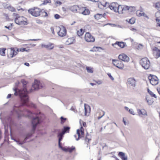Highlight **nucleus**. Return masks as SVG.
<instances>
[{
	"instance_id": "obj_1",
	"label": "nucleus",
	"mask_w": 160,
	"mask_h": 160,
	"mask_svg": "<svg viewBox=\"0 0 160 160\" xmlns=\"http://www.w3.org/2000/svg\"><path fill=\"white\" fill-rule=\"evenodd\" d=\"M23 84H24V88L22 90L18 89L17 88H13L15 91L14 95L16 96L19 95L22 102L24 105L28 106H30L34 108H36V105L32 102H29V98L27 95L28 92L25 85L26 82L25 81H22Z\"/></svg>"
},
{
	"instance_id": "obj_2",
	"label": "nucleus",
	"mask_w": 160,
	"mask_h": 160,
	"mask_svg": "<svg viewBox=\"0 0 160 160\" xmlns=\"http://www.w3.org/2000/svg\"><path fill=\"white\" fill-rule=\"evenodd\" d=\"M13 16H16L15 19V23L19 25H26L28 24L26 18L23 16H19L18 14L13 13Z\"/></svg>"
},
{
	"instance_id": "obj_3",
	"label": "nucleus",
	"mask_w": 160,
	"mask_h": 160,
	"mask_svg": "<svg viewBox=\"0 0 160 160\" xmlns=\"http://www.w3.org/2000/svg\"><path fill=\"white\" fill-rule=\"evenodd\" d=\"M140 63L143 68L145 69H148L149 68L150 62L147 58H143L140 61Z\"/></svg>"
},
{
	"instance_id": "obj_4",
	"label": "nucleus",
	"mask_w": 160,
	"mask_h": 160,
	"mask_svg": "<svg viewBox=\"0 0 160 160\" xmlns=\"http://www.w3.org/2000/svg\"><path fill=\"white\" fill-rule=\"evenodd\" d=\"M43 87V86L40 82L37 80H35L34 83L32 85V88L30 89V92H31L33 90V89L34 90H36L39 89H40Z\"/></svg>"
},
{
	"instance_id": "obj_5",
	"label": "nucleus",
	"mask_w": 160,
	"mask_h": 160,
	"mask_svg": "<svg viewBox=\"0 0 160 160\" xmlns=\"http://www.w3.org/2000/svg\"><path fill=\"white\" fill-rule=\"evenodd\" d=\"M28 12L32 16L37 17L40 15V13L42 12V10H41L39 8H35L34 9H31L28 10Z\"/></svg>"
},
{
	"instance_id": "obj_6",
	"label": "nucleus",
	"mask_w": 160,
	"mask_h": 160,
	"mask_svg": "<svg viewBox=\"0 0 160 160\" xmlns=\"http://www.w3.org/2000/svg\"><path fill=\"white\" fill-rule=\"evenodd\" d=\"M84 39L87 42H94V37L89 32H87L84 36Z\"/></svg>"
},
{
	"instance_id": "obj_7",
	"label": "nucleus",
	"mask_w": 160,
	"mask_h": 160,
	"mask_svg": "<svg viewBox=\"0 0 160 160\" xmlns=\"http://www.w3.org/2000/svg\"><path fill=\"white\" fill-rule=\"evenodd\" d=\"M77 133L78 136V138H76V135H74V137L76 138L77 140H78L79 139L82 137H83L84 135V129L81 126L80 129H77Z\"/></svg>"
},
{
	"instance_id": "obj_8",
	"label": "nucleus",
	"mask_w": 160,
	"mask_h": 160,
	"mask_svg": "<svg viewBox=\"0 0 160 160\" xmlns=\"http://www.w3.org/2000/svg\"><path fill=\"white\" fill-rule=\"evenodd\" d=\"M39 123L40 120L38 117L36 116L32 118V131L33 132L35 131L37 125L39 124Z\"/></svg>"
},
{
	"instance_id": "obj_9",
	"label": "nucleus",
	"mask_w": 160,
	"mask_h": 160,
	"mask_svg": "<svg viewBox=\"0 0 160 160\" xmlns=\"http://www.w3.org/2000/svg\"><path fill=\"white\" fill-rule=\"evenodd\" d=\"M112 63L114 65L120 69H122L124 65L122 61L118 60H112Z\"/></svg>"
},
{
	"instance_id": "obj_10",
	"label": "nucleus",
	"mask_w": 160,
	"mask_h": 160,
	"mask_svg": "<svg viewBox=\"0 0 160 160\" xmlns=\"http://www.w3.org/2000/svg\"><path fill=\"white\" fill-rule=\"evenodd\" d=\"M59 29V32H58V35L60 37H63L65 36L67 34V30L63 26H61L60 28H57Z\"/></svg>"
},
{
	"instance_id": "obj_11",
	"label": "nucleus",
	"mask_w": 160,
	"mask_h": 160,
	"mask_svg": "<svg viewBox=\"0 0 160 160\" xmlns=\"http://www.w3.org/2000/svg\"><path fill=\"white\" fill-rule=\"evenodd\" d=\"M152 54L156 59L160 57V50L157 48L154 47L152 49Z\"/></svg>"
},
{
	"instance_id": "obj_12",
	"label": "nucleus",
	"mask_w": 160,
	"mask_h": 160,
	"mask_svg": "<svg viewBox=\"0 0 160 160\" xmlns=\"http://www.w3.org/2000/svg\"><path fill=\"white\" fill-rule=\"evenodd\" d=\"M151 84L152 85H156L158 83V79L156 76L151 74Z\"/></svg>"
},
{
	"instance_id": "obj_13",
	"label": "nucleus",
	"mask_w": 160,
	"mask_h": 160,
	"mask_svg": "<svg viewBox=\"0 0 160 160\" xmlns=\"http://www.w3.org/2000/svg\"><path fill=\"white\" fill-rule=\"evenodd\" d=\"M118 58L125 62H128L129 61V58L126 55L123 53L120 54L118 56Z\"/></svg>"
},
{
	"instance_id": "obj_14",
	"label": "nucleus",
	"mask_w": 160,
	"mask_h": 160,
	"mask_svg": "<svg viewBox=\"0 0 160 160\" xmlns=\"http://www.w3.org/2000/svg\"><path fill=\"white\" fill-rule=\"evenodd\" d=\"M41 47L42 48H45L48 50H52L54 47L53 44L51 43H49L47 44H41Z\"/></svg>"
},
{
	"instance_id": "obj_15",
	"label": "nucleus",
	"mask_w": 160,
	"mask_h": 160,
	"mask_svg": "<svg viewBox=\"0 0 160 160\" xmlns=\"http://www.w3.org/2000/svg\"><path fill=\"white\" fill-rule=\"evenodd\" d=\"M84 115L86 116H88L90 112V108L88 105L84 104Z\"/></svg>"
},
{
	"instance_id": "obj_16",
	"label": "nucleus",
	"mask_w": 160,
	"mask_h": 160,
	"mask_svg": "<svg viewBox=\"0 0 160 160\" xmlns=\"http://www.w3.org/2000/svg\"><path fill=\"white\" fill-rule=\"evenodd\" d=\"M118 6V4L116 2H113L111 3L109 6V8L111 10H113L115 12L117 11V8Z\"/></svg>"
},
{
	"instance_id": "obj_17",
	"label": "nucleus",
	"mask_w": 160,
	"mask_h": 160,
	"mask_svg": "<svg viewBox=\"0 0 160 160\" xmlns=\"http://www.w3.org/2000/svg\"><path fill=\"white\" fill-rule=\"evenodd\" d=\"M112 45L113 46L116 48H117L116 46L118 45L121 48H123L126 45V43L124 42L117 41L115 43L112 44Z\"/></svg>"
},
{
	"instance_id": "obj_18",
	"label": "nucleus",
	"mask_w": 160,
	"mask_h": 160,
	"mask_svg": "<svg viewBox=\"0 0 160 160\" xmlns=\"http://www.w3.org/2000/svg\"><path fill=\"white\" fill-rule=\"evenodd\" d=\"M59 147L61 148L62 150L63 151L68 152L70 153H71L72 152L73 150H74L75 149V147H74L72 146L71 148H66L64 147H62L61 145H60V146H59Z\"/></svg>"
},
{
	"instance_id": "obj_19",
	"label": "nucleus",
	"mask_w": 160,
	"mask_h": 160,
	"mask_svg": "<svg viewBox=\"0 0 160 160\" xmlns=\"http://www.w3.org/2000/svg\"><path fill=\"white\" fill-rule=\"evenodd\" d=\"M128 83L133 87L136 86V81L133 78H129L128 79Z\"/></svg>"
},
{
	"instance_id": "obj_20",
	"label": "nucleus",
	"mask_w": 160,
	"mask_h": 160,
	"mask_svg": "<svg viewBox=\"0 0 160 160\" xmlns=\"http://www.w3.org/2000/svg\"><path fill=\"white\" fill-rule=\"evenodd\" d=\"M155 7L158 11L155 13V16H159L160 15V1L155 3Z\"/></svg>"
},
{
	"instance_id": "obj_21",
	"label": "nucleus",
	"mask_w": 160,
	"mask_h": 160,
	"mask_svg": "<svg viewBox=\"0 0 160 160\" xmlns=\"http://www.w3.org/2000/svg\"><path fill=\"white\" fill-rule=\"evenodd\" d=\"M138 113L139 115L141 117H142L143 116H147V113L146 111L144 109H142L141 110L138 109L137 110Z\"/></svg>"
},
{
	"instance_id": "obj_22",
	"label": "nucleus",
	"mask_w": 160,
	"mask_h": 160,
	"mask_svg": "<svg viewBox=\"0 0 160 160\" xmlns=\"http://www.w3.org/2000/svg\"><path fill=\"white\" fill-rule=\"evenodd\" d=\"M34 132V131L33 132L32 130L31 132H30L27 134L26 135V137L23 140V141H22V143H19V144H22L24 143H25L27 140L31 137V136L32 135L33 133Z\"/></svg>"
},
{
	"instance_id": "obj_23",
	"label": "nucleus",
	"mask_w": 160,
	"mask_h": 160,
	"mask_svg": "<svg viewBox=\"0 0 160 160\" xmlns=\"http://www.w3.org/2000/svg\"><path fill=\"white\" fill-rule=\"evenodd\" d=\"M136 14L138 17L143 16L147 18L148 19H149V18L146 15V14L143 12L141 11H137L136 12Z\"/></svg>"
},
{
	"instance_id": "obj_24",
	"label": "nucleus",
	"mask_w": 160,
	"mask_h": 160,
	"mask_svg": "<svg viewBox=\"0 0 160 160\" xmlns=\"http://www.w3.org/2000/svg\"><path fill=\"white\" fill-rule=\"evenodd\" d=\"M75 40L74 37L68 38L65 42V44L69 45L72 44Z\"/></svg>"
},
{
	"instance_id": "obj_25",
	"label": "nucleus",
	"mask_w": 160,
	"mask_h": 160,
	"mask_svg": "<svg viewBox=\"0 0 160 160\" xmlns=\"http://www.w3.org/2000/svg\"><path fill=\"white\" fill-rule=\"evenodd\" d=\"M79 8V7L78 5H74L69 8V9L72 12H78L77 11Z\"/></svg>"
},
{
	"instance_id": "obj_26",
	"label": "nucleus",
	"mask_w": 160,
	"mask_h": 160,
	"mask_svg": "<svg viewBox=\"0 0 160 160\" xmlns=\"http://www.w3.org/2000/svg\"><path fill=\"white\" fill-rule=\"evenodd\" d=\"M118 155L122 160H127V157L125 156V154L122 152H119Z\"/></svg>"
},
{
	"instance_id": "obj_27",
	"label": "nucleus",
	"mask_w": 160,
	"mask_h": 160,
	"mask_svg": "<svg viewBox=\"0 0 160 160\" xmlns=\"http://www.w3.org/2000/svg\"><path fill=\"white\" fill-rule=\"evenodd\" d=\"M70 128L68 127L64 126L63 128L62 129L61 132L62 134H64L66 132H69Z\"/></svg>"
},
{
	"instance_id": "obj_28",
	"label": "nucleus",
	"mask_w": 160,
	"mask_h": 160,
	"mask_svg": "<svg viewBox=\"0 0 160 160\" xmlns=\"http://www.w3.org/2000/svg\"><path fill=\"white\" fill-rule=\"evenodd\" d=\"M117 11L116 12H118L119 14L123 13V9H122V5H119L118 4V6L117 7Z\"/></svg>"
},
{
	"instance_id": "obj_29",
	"label": "nucleus",
	"mask_w": 160,
	"mask_h": 160,
	"mask_svg": "<svg viewBox=\"0 0 160 160\" xmlns=\"http://www.w3.org/2000/svg\"><path fill=\"white\" fill-rule=\"evenodd\" d=\"M82 10H83L82 14L84 15H87L89 14L90 12L88 9H87L85 7H82Z\"/></svg>"
},
{
	"instance_id": "obj_30",
	"label": "nucleus",
	"mask_w": 160,
	"mask_h": 160,
	"mask_svg": "<svg viewBox=\"0 0 160 160\" xmlns=\"http://www.w3.org/2000/svg\"><path fill=\"white\" fill-rule=\"evenodd\" d=\"M64 134H62V133L61 132H60L59 133V134L58 135V137L59 138L58 139V145L60 146V145L61 144L60 142L61 140L62 139Z\"/></svg>"
},
{
	"instance_id": "obj_31",
	"label": "nucleus",
	"mask_w": 160,
	"mask_h": 160,
	"mask_svg": "<svg viewBox=\"0 0 160 160\" xmlns=\"http://www.w3.org/2000/svg\"><path fill=\"white\" fill-rule=\"evenodd\" d=\"M5 8L8 9L9 10L12 12L15 11V9L14 8L9 5L7 4L5 6Z\"/></svg>"
},
{
	"instance_id": "obj_32",
	"label": "nucleus",
	"mask_w": 160,
	"mask_h": 160,
	"mask_svg": "<svg viewBox=\"0 0 160 160\" xmlns=\"http://www.w3.org/2000/svg\"><path fill=\"white\" fill-rule=\"evenodd\" d=\"M84 32V31L82 29H80L79 30H78L77 32V34L78 36L80 37L82 36Z\"/></svg>"
},
{
	"instance_id": "obj_33",
	"label": "nucleus",
	"mask_w": 160,
	"mask_h": 160,
	"mask_svg": "<svg viewBox=\"0 0 160 160\" xmlns=\"http://www.w3.org/2000/svg\"><path fill=\"white\" fill-rule=\"evenodd\" d=\"M129 7L126 5H122L123 13L125 12L126 11L129 10Z\"/></svg>"
},
{
	"instance_id": "obj_34",
	"label": "nucleus",
	"mask_w": 160,
	"mask_h": 160,
	"mask_svg": "<svg viewBox=\"0 0 160 160\" xmlns=\"http://www.w3.org/2000/svg\"><path fill=\"white\" fill-rule=\"evenodd\" d=\"M6 50L5 48H0V54L2 56H4L5 55V51Z\"/></svg>"
},
{
	"instance_id": "obj_35",
	"label": "nucleus",
	"mask_w": 160,
	"mask_h": 160,
	"mask_svg": "<svg viewBox=\"0 0 160 160\" xmlns=\"http://www.w3.org/2000/svg\"><path fill=\"white\" fill-rule=\"evenodd\" d=\"M14 49L13 48H11V51L10 52V53L9 54L10 57L11 58H12L14 57Z\"/></svg>"
},
{
	"instance_id": "obj_36",
	"label": "nucleus",
	"mask_w": 160,
	"mask_h": 160,
	"mask_svg": "<svg viewBox=\"0 0 160 160\" xmlns=\"http://www.w3.org/2000/svg\"><path fill=\"white\" fill-rule=\"evenodd\" d=\"M95 18L97 19L98 20L99 19L101 18L102 17H103V15L102 14H97L95 15L94 16Z\"/></svg>"
},
{
	"instance_id": "obj_37",
	"label": "nucleus",
	"mask_w": 160,
	"mask_h": 160,
	"mask_svg": "<svg viewBox=\"0 0 160 160\" xmlns=\"http://www.w3.org/2000/svg\"><path fill=\"white\" fill-rule=\"evenodd\" d=\"M86 70L88 73H92L93 72V68L91 67H87Z\"/></svg>"
},
{
	"instance_id": "obj_38",
	"label": "nucleus",
	"mask_w": 160,
	"mask_h": 160,
	"mask_svg": "<svg viewBox=\"0 0 160 160\" xmlns=\"http://www.w3.org/2000/svg\"><path fill=\"white\" fill-rule=\"evenodd\" d=\"M61 120V123L63 124L66 121L67 118H64L63 117H61L60 118Z\"/></svg>"
},
{
	"instance_id": "obj_39",
	"label": "nucleus",
	"mask_w": 160,
	"mask_h": 160,
	"mask_svg": "<svg viewBox=\"0 0 160 160\" xmlns=\"http://www.w3.org/2000/svg\"><path fill=\"white\" fill-rule=\"evenodd\" d=\"M13 110L14 112H16L18 113L19 109L18 106H14L13 107Z\"/></svg>"
},
{
	"instance_id": "obj_40",
	"label": "nucleus",
	"mask_w": 160,
	"mask_h": 160,
	"mask_svg": "<svg viewBox=\"0 0 160 160\" xmlns=\"http://www.w3.org/2000/svg\"><path fill=\"white\" fill-rule=\"evenodd\" d=\"M135 19L134 18H132L129 20V22L131 24H134L135 22Z\"/></svg>"
},
{
	"instance_id": "obj_41",
	"label": "nucleus",
	"mask_w": 160,
	"mask_h": 160,
	"mask_svg": "<svg viewBox=\"0 0 160 160\" xmlns=\"http://www.w3.org/2000/svg\"><path fill=\"white\" fill-rule=\"evenodd\" d=\"M51 2V1L50 0H44L42 3V5H45L47 4L48 3H50Z\"/></svg>"
},
{
	"instance_id": "obj_42",
	"label": "nucleus",
	"mask_w": 160,
	"mask_h": 160,
	"mask_svg": "<svg viewBox=\"0 0 160 160\" xmlns=\"http://www.w3.org/2000/svg\"><path fill=\"white\" fill-rule=\"evenodd\" d=\"M150 98V96L149 95H146V97L145 99L147 101V103L149 104V99Z\"/></svg>"
},
{
	"instance_id": "obj_43",
	"label": "nucleus",
	"mask_w": 160,
	"mask_h": 160,
	"mask_svg": "<svg viewBox=\"0 0 160 160\" xmlns=\"http://www.w3.org/2000/svg\"><path fill=\"white\" fill-rule=\"evenodd\" d=\"M128 111L130 114H131L132 115H134L135 114L134 111H133V109H129V110Z\"/></svg>"
},
{
	"instance_id": "obj_44",
	"label": "nucleus",
	"mask_w": 160,
	"mask_h": 160,
	"mask_svg": "<svg viewBox=\"0 0 160 160\" xmlns=\"http://www.w3.org/2000/svg\"><path fill=\"white\" fill-rule=\"evenodd\" d=\"M110 5V4H109V3L107 2H106L105 3V5H103V7H105L106 8H108V7L109 8Z\"/></svg>"
},
{
	"instance_id": "obj_45",
	"label": "nucleus",
	"mask_w": 160,
	"mask_h": 160,
	"mask_svg": "<svg viewBox=\"0 0 160 160\" xmlns=\"http://www.w3.org/2000/svg\"><path fill=\"white\" fill-rule=\"evenodd\" d=\"M151 96L155 98H157V96L154 94L151 91Z\"/></svg>"
},
{
	"instance_id": "obj_46",
	"label": "nucleus",
	"mask_w": 160,
	"mask_h": 160,
	"mask_svg": "<svg viewBox=\"0 0 160 160\" xmlns=\"http://www.w3.org/2000/svg\"><path fill=\"white\" fill-rule=\"evenodd\" d=\"M82 7L80 8L79 7V9H78V12L80 13H82V12L83 11L82 10Z\"/></svg>"
},
{
	"instance_id": "obj_47",
	"label": "nucleus",
	"mask_w": 160,
	"mask_h": 160,
	"mask_svg": "<svg viewBox=\"0 0 160 160\" xmlns=\"http://www.w3.org/2000/svg\"><path fill=\"white\" fill-rule=\"evenodd\" d=\"M108 75L109 77L110 78V79L112 80H113L114 79V78L111 75L110 73H108Z\"/></svg>"
},
{
	"instance_id": "obj_48",
	"label": "nucleus",
	"mask_w": 160,
	"mask_h": 160,
	"mask_svg": "<svg viewBox=\"0 0 160 160\" xmlns=\"http://www.w3.org/2000/svg\"><path fill=\"white\" fill-rule=\"evenodd\" d=\"M60 15L57 14H56L54 15V17L56 19H59L60 18Z\"/></svg>"
},
{
	"instance_id": "obj_49",
	"label": "nucleus",
	"mask_w": 160,
	"mask_h": 160,
	"mask_svg": "<svg viewBox=\"0 0 160 160\" xmlns=\"http://www.w3.org/2000/svg\"><path fill=\"white\" fill-rule=\"evenodd\" d=\"M95 82L99 85L100 84L102 83V81L100 80L98 81H95Z\"/></svg>"
},
{
	"instance_id": "obj_50",
	"label": "nucleus",
	"mask_w": 160,
	"mask_h": 160,
	"mask_svg": "<svg viewBox=\"0 0 160 160\" xmlns=\"http://www.w3.org/2000/svg\"><path fill=\"white\" fill-rule=\"evenodd\" d=\"M27 113H28V116L29 117H31V115H32V113L29 111H28V110H27Z\"/></svg>"
},
{
	"instance_id": "obj_51",
	"label": "nucleus",
	"mask_w": 160,
	"mask_h": 160,
	"mask_svg": "<svg viewBox=\"0 0 160 160\" xmlns=\"http://www.w3.org/2000/svg\"><path fill=\"white\" fill-rule=\"evenodd\" d=\"M108 24L111 25L113 27L117 26V25H116L112 24H111V23H108ZM118 27H119V26L118 25Z\"/></svg>"
},
{
	"instance_id": "obj_52",
	"label": "nucleus",
	"mask_w": 160,
	"mask_h": 160,
	"mask_svg": "<svg viewBox=\"0 0 160 160\" xmlns=\"http://www.w3.org/2000/svg\"><path fill=\"white\" fill-rule=\"evenodd\" d=\"M158 16H155L156 17V21L157 22V24L158 23L160 22H159L160 21V19L158 18Z\"/></svg>"
},
{
	"instance_id": "obj_53",
	"label": "nucleus",
	"mask_w": 160,
	"mask_h": 160,
	"mask_svg": "<svg viewBox=\"0 0 160 160\" xmlns=\"http://www.w3.org/2000/svg\"><path fill=\"white\" fill-rule=\"evenodd\" d=\"M105 113V112H103V115L101 116L98 117V120H99L104 115Z\"/></svg>"
},
{
	"instance_id": "obj_54",
	"label": "nucleus",
	"mask_w": 160,
	"mask_h": 160,
	"mask_svg": "<svg viewBox=\"0 0 160 160\" xmlns=\"http://www.w3.org/2000/svg\"><path fill=\"white\" fill-rule=\"evenodd\" d=\"M18 52V49H17L16 51L14 50V56H15L16 55L17 53Z\"/></svg>"
},
{
	"instance_id": "obj_55",
	"label": "nucleus",
	"mask_w": 160,
	"mask_h": 160,
	"mask_svg": "<svg viewBox=\"0 0 160 160\" xmlns=\"http://www.w3.org/2000/svg\"><path fill=\"white\" fill-rule=\"evenodd\" d=\"M50 29H51V31H52V33L53 34H54L55 32H54V29H53V27H51Z\"/></svg>"
},
{
	"instance_id": "obj_56",
	"label": "nucleus",
	"mask_w": 160,
	"mask_h": 160,
	"mask_svg": "<svg viewBox=\"0 0 160 160\" xmlns=\"http://www.w3.org/2000/svg\"><path fill=\"white\" fill-rule=\"evenodd\" d=\"M56 3L57 4H58L59 5H60L62 4V2L59 1H57L56 2Z\"/></svg>"
},
{
	"instance_id": "obj_57",
	"label": "nucleus",
	"mask_w": 160,
	"mask_h": 160,
	"mask_svg": "<svg viewBox=\"0 0 160 160\" xmlns=\"http://www.w3.org/2000/svg\"><path fill=\"white\" fill-rule=\"evenodd\" d=\"M11 96H12L11 94H8L7 97V99L11 97Z\"/></svg>"
},
{
	"instance_id": "obj_58",
	"label": "nucleus",
	"mask_w": 160,
	"mask_h": 160,
	"mask_svg": "<svg viewBox=\"0 0 160 160\" xmlns=\"http://www.w3.org/2000/svg\"><path fill=\"white\" fill-rule=\"evenodd\" d=\"M5 28H8V29H9V30H11V28H11V27H9H9H7V26H5Z\"/></svg>"
},
{
	"instance_id": "obj_59",
	"label": "nucleus",
	"mask_w": 160,
	"mask_h": 160,
	"mask_svg": "<svg viewBox=\"0 0 160 160\" xmlns=\"http://www.w3.org/2000/svg\"><path fill=\"white\" fill-rule=\"evenodd\" d=\"M14 141H15V142H17L18 143V144L19 145H20V144H19V143H22V141L21 142H19L17 140H16V139H14Z\"/></svg>"
},
{
	"instance_id": "obj_60",
	"label": "nucleus",
	"mask_w": 160,
	"mask_h": 160,
	"mask_svg": "<svg viewBox=\"0 0 160 160\" xmlns=\"http://www.w3.org/2000/svg\"><path fill=\"white\" fill-rule=\"evenodd\" d=\"M87 136H86V137L85 138V140L86 141H87V140H88V142L90 140V139H88V138L87 137Z\"/></svg>"
},
{
	"instance_id": "obj_61",
	"label": "nucleus",
	"mask_w": 160,
	"mask_h": 160,
	"mask_svg": "<svg viewBox=\"0 0 160 160\" xmlns=\"http://www.w3.org/2000/svg\"><path fill=\"white\" fill-rule=\"evenodd\" d=\"M82 124L84 127H86V123L85 122H83Z\"/></svg>"
},
{
	"instance_id": "obj_62",
	"label": "nucleus",
	"mask_w": 160,
	"mask_h": 160,
	"mask_svg": "<svg viewBox=\"0 0 160 160\" xmlns=\"http://www.w3.org/2000/svg\"><path fill=\"white\" fill-rule=\"evenodd\" d=\"M24 65L27 66H29V63L27 62L25 63H24Z\"/></svg>"
},
{
	"instance_id": "obj_63",
	"label": "nucleus",
	"mask_w": 160,
	"mask_h": 160,
	"mask_svg": "<svg viewBox=\"0 0 160 160\" xmlns=\"http://www.w3.org/2000/svg\"><path fill=\"white\" fill-rule=\"evenodd\" d=\"M131 30L132 31H136V29H135V28H132Z\"/></svg>"
},
{
	"instance_id": "obj_64",
	"label": "nucleus",
	"mask_w": 160,
	"mask_h": 160,
	"mask_svg": "<svg viewBox=\"0 0 160 160\" xmlns=\"http://www.w3.org/2000/svg\"><path fill=\"white\" fill-rule=\"evenodd\" d=\"M138 48H142V45H141V44H139L138 45Z\"/></svg>"
}]
</instances>
